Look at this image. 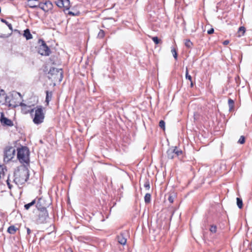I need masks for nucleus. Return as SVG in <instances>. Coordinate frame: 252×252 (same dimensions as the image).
<instances>
[{
	"instance_id": "nucleus-1",
	"label": "nucleus",
	"mask_w": 252,
	"mask_h": 252,
	"mask_svg": "<svg viewBox=\"0 0 252 252\" xmlns=\"http://www.w3.org/2000/svg\"><path fill=\"white\" fill-rule=\"evenodd\" d=\"M14 183L18 185L24 184L29 179V171L27 168L22 166L14 172Z\"/></svg>"
},
{
	"instance_id": "nucleus-2",
	"label": "nucleus",
	"mask_w": 252,
	"mask_h": 252,
	"mask_svg": "<svg viewBox=\"0 0 252 252\" xmlns=\"http://www.w3.org/2000/svg\"><path fill=\"white\" fill-rule=\"evenodd\" d=\"M17 158L21 162L28 163L29 162V151L26 147H23L18 150Z\"/></svg>"
},
{
	"instance_id": "nucleus-3",
	"label": "nucleus",
	"mask_w": 252,
	"mask_h": 252,
	"mask_svg": "<svg viewBox=\"0 0 252 252\" xmlns=\"http://www.w3.org/2000/svg\"><path fill=\"white\" fill-rule=\"evenodd\" d=\"M48 78L61 81L63 78V71L61 69L51 68L48 72Z\"/></svg>"
},
{
	"instance_id": "nucleus-4",
	"label": "nucleus",
	"mask_w": 252,
	"mask_h": 252,
	"mask_svg": "<svg viewBox=\"0 0 252 252\" xmlns=\"http://www.w3.org/2000/svg\"><path fill=\"white\" fill-rule=\"evenodd\" d=\"M44 118V115L42 106H37L35 109L34 117L33 119V122L35 124H39L43 122Z\"/></svg>"
},
{
	"instance_id": "nucleus-5",
	"label": "nucleus",
	"mask_w": 252,
	"mask_h": 252,
	"mask_svg": "<svg viewBox=\"0 0 252 252\" xmlns=\"http://www.w3.org/2000/svg\"><path fill=\"white\" fill-rule=\"evenodd\" d=\"M16 149L13 147H6L4 152L3 160L5 162H8L11 160L15 155Z\"/></svg>"
},
{
	"instance_id": "nucleus-6",
	"label": "nucleus",
	"mask_w": 252,
	"mask_h": 252,
	"mask_svg": "<svg viewBox=\"0 0 252 252\" xmlns=\"http://www.w3.org/2000/svg\"><path fill=\"white\" fill-rule=\"evenodd\" d=\"M38 42L40 44L38 49L39 54L43 56H49L50 53V50L44 41L42 39H39Z\"/></svg>"
},
{
	"instance_id": "nucleus-7",
	"label": "nucleus",
	"mask_w": 252,
	"mask_h": 252,
	"mask_svg": "<svg viewBox=\"0 0 252 252\" xmlns=\"http://www.w3.org/2000/svg\"><path fill=\"white\" fill-rule=\"evenodd\" d=\"M182 154V151L177 148V147H172L167 151V155L168 158L173 159L176 157H178Z\"/></svg>"
},
{
	"instance_id": "nucleus-8",
	"label": "nucleus",
	"mask_w": 252,
	"mask_h": 252,
	"mask_svg": "<svg viewBox=\"0 0 252 252\" xmlns=\"http://www.w3.org/2000/svg\"><path fill=\"white\" fill-rule=\"evenodd\" d=\"M9 98L7 96L5 92L3 90H0V103L5 104L6 103H9V106L12 108H14L16 106V105H13L10 103V101L8 100Z\"/></svg>"
},
{
	"instance_id": "nucleus-9",
	"label": "nucleus",
	"mask_w": 252,
	"mask_h": 252,
	"mask_svg": "<svg viewBox=\"0 0 252 252\" xmlns=\"http://www.w3.org/2000/svg\"><path fill=\"white\" fill-rule=\"evenodd\" d=\"M50 203L47 202L43 198L38 199L36 203V208L39 211H42V210H46V208L49 206Z\"/></svg>"
},
{
	"instance_id": "nucleus-10",
	"label": "nucleus",
	"mask_w": 252,
	"mask_h": 252,
	"mask_svg": "<svg viewBox=\"0 0 252 252\" xmlns=\"http://www.w3.org/2000/svg\"><path fill=\"white\" fill-rule=\"evenodd\" d=\"M38 217L37 219V222L38 223H43L46 222V220L48 218V213L46 210L39 211Z\"/></svg>"
},
{
	"instance_id": "nucleus-11",
	"label": "nucleus",
	"mask_w": 252,
	"mask_h": 252,
	"mask_svg": "<svg viewBox=\"0 0 252 252\" xmlns=\"http://www.w3.org/2000/svg\"><path fill=\"white\" fill-rule=\"evenodd\" d=\"M52 6L53 5L52 3L50 1L47 0L44 3L40 2L39 8L45 12H47L52 8Z\"/></svg>"
},
{
	"instance_id": "nucleus-12",
	"label": "nucleus",
	"mask_w": 252,
	"mask_h": 252,
	"mask_svg": "<svg viewBox=\"0 0 252 252\" xmlns=\"http://www.w3.org/2000/svg\"><path fill=\"white\" fill-rule=\"evenodd\" d=\"M7 28L3 24H0V37H7L11 35V33H7Z\"/></svg>"
},
{
	"instance_id": "nucleus-13",
	"label": "nucleus",
	"mask_w": 252,
	"mask_h": 252,
	"mask_svg": "<svg viewBox=\"0 0 252 252\" xmlns=\"http://www.w3.org/2000/svg\"><path fill=\"white\" fill-rule=\"evenodd\" d=\"M20 105L21 106L22 112L24 114L30 113L32 114L34 111V109H31V106H27L24 103H21Z\"/></svg>"
},
{
	"instance_id": "nucleus-14",
	"label": "nucleus",
	"mask_w": 252,
	"mask_h": 252,
	"mask_svg": "<svg viewBox=\"0 0 252 252\" xmlns=\"http://www.w3.org/2000/svg\"><path fill=\"white\" fill-rule=\"evenodd\" d=\"M126 232H121L120 235L117 236V240L119 244L125 245L126 243V238L125 237Z\"/></svg>"
},
{
	"instance_id": "nucleus-15",
	"label": "nucleus",
	"mask_w": 252,
	"mask_h": 252,
	"mask_svg": "<svg viewBox=\"0 0 252 252\" xmlns=\"http://www.w3.org/2000/svg\"><path fill=\"white\" fill-rule=\"evenodd\" d=\"M0 121L1 124H2L3 125L12 126L13 125V122L10 120L3 116V113H1V115Z\"/></svg>"
},
{
	"instance_id": "nucleus-16",
	"label": "nucleus",
	"mask_w": 252,
	"mask_h": 252,
	"mask_svg": "<svg viewBox=\"0 0 252 252\" xmlns=\"http://www.w3.org/2000/svg\"><path fill=\"white\" fill-rule=\"evenodd\" d=\"M40 2L37 0H29L28 1V5L31 8L39 7Z\"/></svg>"
},
{
	"instance_id": "nucleus-17",
	"label": "nucleus",
	"mask_w": 252,
	"mask_h": 252,
	"mask_svg": "<svg viewBox=\"0 0 252 252\" xmlns=\"http://www.w3.org/2000/svg\"><path fill=\"white\" fill-rule=\"evenodd\" d=\"M23 35L26 38L27 40H29L32 38V36L30 30L28 29L24 31Z\"/></svg>"
},
{
	"instance_id": "nucleus-18",
	"label": "nucleus",
	"mask_w": 252,
	"mask_h": 252,
	"mask_svg": "<svg viewBox=\"0 0 252 252\" xmlns=\"http://www.w3.org/2000/svg\"><path fill=\"white\" fill-rule=\"evenodd\" d=\"M18 229L14 225H11L8 228L7 232L11 234H14Z\"/></svg>"
},
{
	"instance_id": "nucleus-19",
	"label": "nucleus",
	"mask_w": 252,
	"mask_h": 252,
	"mask_svg": "<svg viewBox=\"0 0 252 252\" xmlns=\"http://www.w3.org/2000/svg\"><path fill=\"white\" fill-rule=\"evenodd\" d=\"M245 28L244 27H240L239 28L238 33V36H241L244 34V33L245 32Z\"/></svg>"
},
{
	"instance_id": "nucleus-20",
	"label": "nucleus",
	"mask_w": 252,
	"mask_h": 252,
	"mask_svg": "<svg viewBox=\"0 0 252 252\" xmlns=\"http://www.w3.org/2000/svg\"><path fill=\"white\" fill-rule=\"evenodd\" d=\"M46 101L48 103L52 99V92H49V91H46Z\"/></svg>"
},
{
	"instance_id": "nucleus-21",
	"label": "nucleus",
	"mask_w": 252,
	"mask_h": 252,
	"mask_svg": "<svg viewBox=\"0 0 252 252\" xmlns=\"http://www.w3.org/2000/svg\"><path fill=\"white\" fill-rule=\"evenodd\" d=\"M228 103L229 107V111H231L233 109L234 102L232 99L229 98L228 100Z\"/></svg>"
},
{
	"instance_id": "nucleus-22",
	"label": "nucleus",
	"mask_w": 252,
	"mask_h": 252,
	"mask_svg": "<svg viewBox=\"0 0 252 252\" xmlns=\"http://www.w3.org/2000/svg\"><path fill=\"white\" fill-rule=\"evenodd\" d=\"M36 203L35 200H32L31 203L25 204L24 207L25 209L28 210L31 206H33Z\"/></svg>"
},
{
	"instance_id": "nucleus-23",
	"label": "nucleus",
	"mask_w": 252,
	"mask_h": 252,
	"mask_svg": "<svg viewBox=\"0 0 252 252\" xmlns=\"http://www.w3.org/2000/svg\"><path fill=\"white\" fill-rule=\"evenodd\" d=\"M144 200L146 203H149L151 201V194L150 193H146L144 197Z\"/></svg>"
},
{
	"instance_id": "nucleus-24",
	"label": "nucleus",
	"mask_w": 252,
	"mask_h": 252,
	"mask_svg": "<svg viewBox=\"0 0 252 252\" xmlns=\"http://www.w3.org/2000/svg\"><path fill=\"white\" fill-rule=\"evenodd\" d=\"M236 199H237V205L238 207L240 209H241L243 207L242 200L241 198H238V197H237Z\"/></svg>"
},
{
	"instance_id": "nucleus-25",
	"label": "nucleus",
	"mask_w": 252,
	"mask_h": 252,
	"mask_svg": "<svg viewBox=\"0 0 252 252\" xmlns=\"http://www.w3.org/2000/svg\"><path fill=\"white\" fill-rule=\"evenodd\" d=\"M63 7L66 9H68L69 8V0H63Z\"/></svg>"
},
{
	"instance_id": "nucleus-26",
	"label": "nucleus",
	"mask_w": 252,
	"mask_h": 252,
	"mask_svg": "<svg viewBox=\"0 0 252 252\" xmlns=\"http://www.w3.org/2000/svg\"><path fill=\"white\" fill-rule=\"evenodd\" d=\"M56 4L59 7H63V0H57L56 1Z\"/></svg>"
},
{
	"instance_id": "nucleus-27",
	"label": "nucleus",
	"mask_w": 252,
	"mask_h": 252,
	"mask_svg": "<svg viewBox=\"0 0 252 252\" xmlns=\"http://www.w3.org/2000/svg\"><path fill=\"white\" fill-rule=\"evenodd\" d=\"M185 44L188 48H191L192 45V42L189 39H186Z\"/></svg>"
},
{
	"instance_id": "nucleus-28",
	"label": "nucleus",
	"mask_w": 252,
	"mask_h": 252,
	"mask_svg": "<svg viewBox=\"0 0 252 252\" xmlns=\"http://www.w3.org/2000/svg\"><path fill=\"white\" fill-rule=\"evenodd\" d=\"M210 231L211 232L214 233L217 231V226L216 225H212L211 226L210 228Z\"/></svg>"
},
{
	"instance_id": "nucleus-29",
	"label": "nucleus",
	"mask_w": 252,
	"mask_h": 252,
	"mask_svg": "<svg viewBox=\"0 0 252 252\" xmlns=\"http://www.w3.org/2000/svg\"><path fill=\"white\" fill-rule=\"evenodd\" d=\"M144 187L145 188V189L147 190H149L150 189V182L148 180L145 181L144 184Z\"/></svg>"
},
{
	"instance_id": "nucleus-30",
	"label": "nucleus",
	"mask_w": 252,
	"mask_h": 252,
	"mask_svg": "<svg viewBox=\"0 0 252 252\" xmlns=\"http://www.w3.org/2000/svg\"><path fill=\"white\" fill-rule=\"evenodd\" d=\"M159 126L163 129V130L165 129V122L163 120H160L159 123Z\"/></svg>"
},
{
	"instance_id": "nucleus-31",
	"label": "nucleus",
	"mask_w": 252,
	"mask_h": 252,
	"mask_svg": "<svg viewBox=\"0 0 252 252\" xmlns=\"http://www.w3.org/2000/svg\"><path fill=\"white\" fill-rule=\"evenodd\" d=\"M245 142V138L244 136H241L240 139H239L238 143L241 144H243Z\"/></svg>"
},
{
	"instance_id": "nucleus-32",
	"label": "nucleus",
	"mask_w": 252,
	"mask_h": 252,
	"mask_svg": "<svg viewBox=\"0 0 252 252\" xmlns=\"http://www.w3.org/2000/svg\"><path fill=\"white\" fill-rule=\"evenodd\" d=\"M186 78L187 79H188L189 80L190 82H191V80H192V78L191 77V76L189 74V72H188V68L186 69Z\"/></svg>"
},
{
	"instance_id": "nucleus-33",
	"label": "nucleus",
	"mask_w": 252,
	"mask_h": 252,
	"mask_svg": "<svg viewBox=\"0 0 252 252\" xmlns=\"http://www.w3.org/2000/svg\"><path fill=\"white\" fill-rule=\"evenodd\" d=\"M171 52L173 54L174 58L177 60V53L176 49L175 48H173L171 49Z\"/></svg>"
},
{
	"instance_id": "nucleus-34",
	"label": "nucleus",
	"mask_w": 252,
	"mask_h": 252,
	"mask_svg": "<svg viewBox=\"0 0 252 252\" xmlns=\"http://www.w3.org/2000/svg\"><path fill=\"white\" fill-rule=\"evenodd\" d=\"M6 27L7 28V30H9V31H8L7 33H11V34L13 31L12 25L11 24L8 23L6 25Z\"/></svg>"
},
{
	"instance_id": "nucleus-35",
	"label": "nucleus",
	"mask_w": 252,
	"mask_h": 252,
	"mask_svg": "<svg viewBox=\"0 0 252 252\" xmlns=\"http://www.w3.org/2000/svg\"><path fill=\"white\" fill-rule=\"evenodd\" d=\"M152 39L156 44H158L160 42V40L157 36L153 37Z\"/></svg>"
},
{
	"instance_id": "nucleus-36",
	"label": "nucleus",
	"mask_w": 252,
	"mask_h": 252,
	"mask_svg": "<svg viewBox=\"0 0 252 252\" xmlns=\"http://www.w3.org/2000/svg\"><path fill=\"white\" fill-rule=\"evenodd\" d=\"M104 36V32L103 30H100L98 33V37L99 38H102Z\"/></svg>"
},
{
	"instance_id": "nucleus-37",
	"label": "nucleus",
	"mask_w": 252,
	"mask_h": 252,
	"mask_svg": "<svg viewBox=\"0 0 252 252\" xmlns=\"http://www.w3.org/2000/svg\"><path fill=\"white\" fill-rule=\"evenodd\" d=\"M0 21L1 22L0 24H3L6 26V25L8 24V22L3 19H0Z\"/></svg>"
},
{
	"instance_id": "nucleus-38",
	"label": "nucleus",
	"mask_w": 252,
	"mask_h": 252,
	"mask_svg": "<svg viewBox=\"0 0 252 252\" xmlns=\"http://www.w3.org/2000/svg\"><path fill=\"white\" fill-rule=\"evenodd\" d=\"M6 183H7V186H8L9 189H11L12 188V185L10 183V180L9 179V177L6 180Z\"/></svg>"
},
{
	"instance_id": "nucleus-39",
	"label": "nucleus",
	"mask_w": 252,
	"mask_h": 252,
	"mask_svg": "<svg viewBox=\"0 0 252 252\" xmlns=\"http://www.w3.org/2000/svg\"><path fill=\"white\" fill-rule=\"evenodd\" d=\"M168 199L170 203H173L174 201V198L172 196H169Z\"/></svg>"
},
{
	"instance_id": "nucleus-40",
	"label": "nucleus",
	"mask_w": 252,
	"mask_h": 252,
	"mask_svg": "<svg viewBox=\"0 0 252 252\" xmlns=\"http://www.w3.org/2000/svg\"><path fill=\"white\" fill-rule=\"evenodd\" d=\"M214 32V29L212 28L207 31V33L209 34L213 33Z\"/></svg>"
},
{
	"instance_id": "nucleus-41",
	"label": "nucleus",
	"mask_w": 252,
	"mask_h": 252,
	"mask_svg": "<svg viewBox=\"0 0 252 252\" xmlns=\"http://www.w3.org/2000/svg\"><path fill=\"white\" fill-rule=\"evenodd\" d=\"M229 40H226L223 42V44L224 45H226L229 43Z\"/></svg>"
},
{
	"instance_id": "nucleus-42",
	"label": "nucleus",
	"mask_w": 252,
	"mask_h": 252,
	"mask_svg": "<svg viewBox=\"0 0 252 252\" xmlns=\"http://www.w3.org/2000/svg\"><path fill=\"white\" fill-rule=\"evenodd\" d=\"M26 229H27V234L28 235H30L31 234V230L28 227H27Z\"/></svg>"
},
{
	"instance_id": "nucleus-43",
	"label": "nucleus",
	"mask_w": 252,
	"mask_h": 252,
	"mask_svg": "<svg viewBox=\"0 0 252 252\" xmlns=\"http://www.w3.org/2000/svg\"><path fill=\"white\" fill-rule=\"evenodd\" d=\"M68 14L69 15H74V13L72 12H69Z\"/></svg>"
},
{
	"instance_id": "nucleus-44",
	"label": "nucleus",
	"mask_w": 252,
	"mask_h": 252,
	"mask_svg": "<svg viewBox=\"0 0 252 252\" xmlns=\"http://www.w3.org/2000/svg\"><path fill=\"white\" fill-rule=\"evenodd\" d=\"M193 86V85L192 82L191 81V82H190V86H191V87H192Z\"/></svg>"
}]
</instances>
